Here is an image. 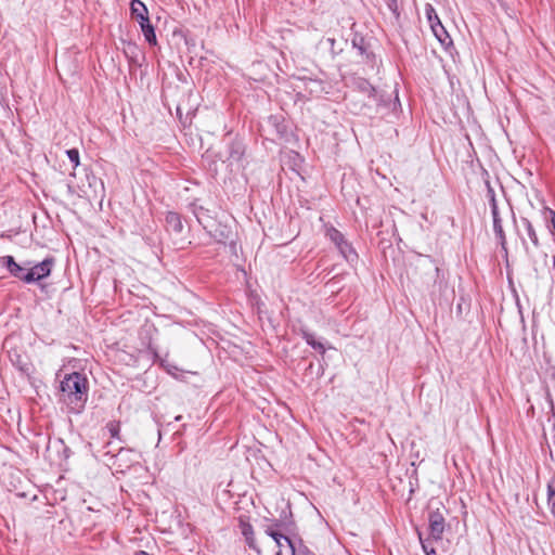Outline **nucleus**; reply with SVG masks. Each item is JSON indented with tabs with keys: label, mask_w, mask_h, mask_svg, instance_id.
<instances>
[{
	"label": "nucleus",
	"mask_w": 555,
	"mask_h": 555,
	"mask_svg": "<svg viewBox=\"0 0 555 555\" xmlns=\"http://www.w3.org/2000/svg\"><path fill=\"white\" fill-rule=\"evenodd\" d=\"M411 282L420 291L427 293L433 300L440 297L448 286L444 272L430 256L426 255L417 256Z\"/></svg>",
	"instance_id": "obj_1"
},
{
	"label": "nucleus",
	"mask_w": 555,
	"mask_h": 555,
	"mask_svg": "<svg viewBox=\"0 0 555 555\" xmlns=\"http://www.w3.org/2000/svg\"><path fill=\"white\" fill-rule=\"evenodd\" d=\"M89 395V380L79 372L66 374L60 384L59 400L64 403L69 412L80 413Z\"/></svg>",
	"instance_id": "obj_2"
},
{
	"label": "nucleus",
	"mask_w": 555,
	"mask_h": 555,
	"mask_svg": "<svg viewBox=\"0 0 555 555\" xmlns=\"http://www.w3.org/2000/svg\"><path fill=\"white\" fill-rule=\"evenodd\" d=\"M281 528L282 525L279 522L264 528V533L272 538L276 544L278 551L275 555H295V546L292 540L282 532Z\"/></svg>",
	"instance_id": "obj_3"
},
{
	"label": "nucleus",
	"mask_w": 555,
	"mask_h": 555,
	"mask_svg": "<svg viewBox=\"0 0 555 555\" xmlns=\"http://www.w3.org/2000/svg\"><path fill=\"white\" fill-rule=\"evenodd\" d=\"M487 197L489 199L492 219H493V231L495 234V237L498 238L500 245L504 250H506V236L505 232L502 227V220L499 215V208L495 199V192L493 188L490 185L489 182H487Z\"/></svg>",
	"instance_id": "obj_4"
},
{
	"label": "nucleus",
	"mask_w": 555,
	"mask_h": 555,
	"mask_svg": "<svg viewBox=\"0 0 555 555\" xmlns=\"http://www.w3.org/2000/svg\"><path fill=\"white\" fill-rule=\"evenodd\" d=\"M54 259L52 257L46 258L43 261L33 266L23 276V282L34 283L48 278L51 274Z\"/></svg>",
	"instance_id": "obj_5"
},
{
	"label": "nucleus",
	"mask_w": 555,
	"mask_h": 555,
	"mask_svg": "<svg viewBox=\"0 0 555 555\" xmlns=\"http://www.w3.org/2000/svg\"><path fill=\"white\" fill-rule=\"evenodd\" d=\"M428 524L431 538L436 541L441 540L446 525L443 514L439 509L431 511L428 515Z\"/></svg>",
	"instance_id": "obj_6"
},
{
	"label": "nucleus",
	"mask_w": 555,
	"mask_h": 555,
	"mask_svg": "<svg viewBox=\"0 0 555 555\" xmlns=\"http://www.w3.org/2000/svg\"><path fill=\"white\" fill-rule=\"evenodd\" d=\"M354 85L357 90L366 95L371 103L379 105L383 102L375 87H373L366 79L358 78Z\"/></svg>",
	"instance_id": "obj_7"
},
{
	"label": "nucleus",
	"mask_w": 555,
	"mask_h": 555,
	"mask_svg": "<svg viewBox=\"0 0 555 555\" xmlns=\"http://www.w3.org/2000/svg\"><path fill=\"white\" fill-rule=\"evenodd\" d=\"M137 22L139 23L141 31H142L145 40L149 42V44L156 46L157 38H156L154 26L151 24L150 18L146 17V18H144V21L140 20Z\"/></svg>",
	"instance_id": "obj_8"
},
{
	"label": "nucleus",
	"mask_w": 555,
	"mask_h": 555,
	"mask_svg": "<svg viewBox=\"0 0 555 555\" xmlns=\"http://www.w3.org/2000/svg\"><path fill=\"white\" fill-rule=\"evenodd\" d=\"M166 228L169 232L181 233L183 230V223L181 221L180 215L173 211H169L165 218Z\"/></svg>",
	"instance_id": "obj_9"
},
{
	"label": "nucleus",
	"mask_w": 555,
	"mask_h": 555,
	"mask_svg": "<svg viewBox=\"0 0 555 555\" xmlns=\"http://www.w3.org/2000/svg\"><path fill=\"white\" fill-rule=\"evenodd\" d=\"M130 14L135 21H144V18L149 17L147 8L141 0L130 1Z\"/></svg>",
	"instance_id": "obj_10"
},
{
	"label": "nucleus",
	"mask_w": 555,
	"mask_h": 555,
	"mask_svg": "<svg viewBox=\"0 0 555 555\" xmlns=\"http://www.w3.org/2000/svg\"><path fill=\"white\" fill-rule=\"evenodd\" d=\"M240 529H241L242 534L245 538V541H246L247 545L250 548H253V550H255V551H257L259 553V550H258L257 544H256L255 535H254L253 526L249 522L241 519L240 520Z\"/></svg>",
	"instance_id": "obj_11"
},
{
	"label": "nucleus",
	"mask_w": 555,
	"mask_h": 555,
	"mask_svg": "<svg viewBox=\"0 0 555 555\" xmlns=\"http://www.w3.org/2000/svg\"><path fill=\"white\" fill-rule=\"evenodd\" d=\"M3 263L12 276L23 281V276L26 273L25 268L16 263L12 256L3 257Z\"/></svg>",
	"instance_id": "obj_12"
},
{
	"label": "nucleus",
	"mask_w": 555,
	"mask_h": 555,
	"mask_svg": "<svg viewBox=\"0 0 555 555\" xmlns=\"http://www.w3.org/2000/svg\"><path fill=\"white\" fill-rule=\"evenodd\" d=\"M430 28L435 37L442 46H449L452 43V39L448 31L446 30V28L443 27L441 21L439 22V24L436 23L434 25H430Z\"/></svg>",
	"instance_id": "obj_13"
},
{
	"label": "nucleus",
	"mask_w": 555,
	"mask_h": 555,
	"mask_svg": "<svg viewBox=\"0 0 555 555\" xmlns=\"http://www.w3.org/2000/svg\"><path fill=\"white\" fill-rule=\"evenodd\" d=\"M520 222L524 227V230H525V233L527 235V237L530 240V242L532 243V245L538 248L540 246V242H539V237H538V234L535 232V229L534 227L532 225L531 221L528 219V218H520Z\"/></svg>",
	"instance_id": "obj_14"
},
{
	"label": "nucleus",
	"mask_w": 555,
	"mask_h": 555,
	"mask_svg": "<svg viewBox=\"0 0 555 555\" xmlns=\"http://www.w3.org/2000/svg\"><path fill=\"white\" fill-rule=\"evenodd\" d=\"M245 153V147L242 142H232L229 146V159L231 162H241Z\"/></svg>",
	"instance_id": "obj_15"
},
{
	"label": "nucleus",
	"mask_w": 555,
	"mask_h": 555,
	"mask_svg": "<svg viewBox=\"0 0 555 555\" xmlns=\"http://www.w3.org/2000/svg\"><path fill=\"white\" fill-rule=\"evenodd\" d=\"M337 249L348 262H354L358 260V254L356 253L352 245L347 241L339 245Z\"/></svg>",
	"instance_id": "obj_16"
},
{
	"label": "nucleus",
	"mask_w": 555,
	"mask_h": 555,
	"mask_svg": "<svg viewBox=\"0 0 555 555\" xmlns=\"http://www.w3.org/2000/svg\"><path fill=\"white\" fill-rule=\"evenodd\" d=\"M301 335H302V338L306 340V343L309 346H311L314 350H317L318 352H320L322 354L325 352V346L323 345V343L317 340L314 334H312L308 331H302Z\"/></svg>",
	"instance_id": "obj_17"
},
{
	"label": "nucleus",
	"mask_w": 555,
	"mask_h": 555,
	"mask_svg": "<svg viewBox=\"0 0 555 555\" xmlns=\"http://www.w3.org/2000/svg\"><path fill=\"white\" fill-rule=\"evenodd\" d=\"M208 210L204 208L203 206H196L194 205L193 214L196 217L197 221L204 227V229H207L210 227L209 224V216L207 215Z\"/></svg>",
	"instance_id": "obj_18"
},
{
	"label": "nucleus",
	"mask_w": 555,
	"mask_h": 555,
	"mask_svg": "<svg viewBox=\"0 0 555 555\" xmlns=\"http://www.w3.org/2000/svg\"><path fill=\"white\" fill-rule=\"evenodd\" d=\"M326 236L335 244L336 247L346 241L344 234L334 227L326 230Z\"/></svg>",
	"instance_id": "obj_19"
},
{
	"label": "nucleus",
	"mask_w": 555,
	"mask_h": 555,
	"mask_svg": "<svg viewBox=\"0 0 555 555\" xmlns=\"http://www.w3.org/2000/svg\"><path fill=\"white\" fill-rule=\"evenodd\" d=\"M230 233L231 231L227 227H218L215 230L212 237L219 243H224L229 238Z\"/></svg>",
	"instance_id": "obj_20"
},
{
	"label": "nucleus",
	"mask_w": 555,
	"mask_h": 555,
	"mask_svg": "<svg viewBox=\"0 0 555 555\" xmlns=\"http://www.w3.org/2000/svg\"><path fill=\"white\" fill-rule=\"evenodd\" d=\"M425 15L427 17V21H428L429 25H434L436 23L439 24L440 18L438 16L435 8L431 4H429V3H427L425 5Z\"/></svg>",
	"instance_id": "obj_21"
},
{
	"label": "nucleus",
	"mask_w": 555,
	"mask_h": 555,
	"mask_svg": "<svg viewBox=\"0 0 555 555\" xmlns=\"http://www.w3.org/2000/svg\"><path fill=\"white\" fill-rule=\"evenodd\" d=\"M138 46L135 43L129 42L127 47L125 48V54L132 63H138L137 56H138Z\"/></svg>",
	"instance_id": "obj_22"
},
{
	"label": "nucleus",
	"mask_w": 555,
	"mask_h": 555,
	"mask_svg": "<svg viewBox=\"0 0 555 555\" xmlns=\"http://www.w3.org/2000/svg\"><path fill=\"white\" fill-rule=\"evenodd\" d=\"M106 428L111 435L112 438L120 439L119 433H120V423L117 421H112L107 423Z\"/></svg>",
	"instance_id": "obj_23"
},
{
	"label": "nucleus",
	"mask_w": 555,
	"mask_h": 555,
	"mask_svg": "<svg viewBox=\"0 0 555 555\" xmlns=\"http://www.w3.org/2000/svg\"><path fill=\"white\" fill-rule=\"evenodd\" d=\"M66 155L74 168H76L79 165V151L77 149H70L66 151Z\"/></svg>",
	"instance_id": "obj_24"
},
{
	"label": "nucleus",
	"mask_w": 555,
	"mask_h": 555,
	"mask_svg": "<svg viewBox=\"0 0 555 555\" xmlns=\"http://www.w3.org/2000/svg\"><path fill=\"white\" fill-rule=\"evenodd\" d=\"M545 219L547 221L550 220V231L555 235V211L550 208H545Z\"/></svg>",
	"instance_id": "obj_25"
},
{
	"label": "nucleus",
	"mask_w": 555,
	"mask_h": 555,
	"mask_svg": "<svg viewBox=\"0 0 555 555\" xmlns=\"http://www.w3.org/2000/svg\"><path fill=\"white\" fill-rule=\"evenodd\" d=\"M547 500L551 505V511L555 516V489L551 485L547 486Z\"/></svg>",
	"instance_id": "obj_26"
},
{
	"label": "nucleus",
	"mask_w": 555,
	"mask_h": 555,
	"mask_svg": "<svg viewBox=\"0 0 555 555\" xmlns=\"http://www.w3.org/2000/svg\"><path fill=\"white\" fill-rule=\"evenodd\" d=\"M418 538H420V541H421L422 548H423L424 553L426 555L435 554V548L429 546L426 542L423 541L421 533H418Z\"/></svg>",
	"instance_id": "obj_27"
},
{
	"label": "nucleus",
	"mask_w": 555,
	"mask_h": 555,
	"mask_svg": "<svg viewBox=\"0 0 555 555\" xmlns=\"http://www.w3.org/2000/svg\"><path fill=\"white\" fill-rule=\"evenodd\" d=\"M335 42H336V40L334 38H326L325 40H321L320 44L321 46L328 44L331 48H333Z\"/></svg>",
	"instance_id": "obj_28"
},
{
	"label": "nucleus",
	"mask_w": 555,
	"mask_h": 555,
	"mask_svg": "<svg viewBox=\"0 0 555 555\" xmlns=\"http://www.w3.org/2000/svg\"><path fill=\"white\" fill-rule=\"evenodd\" d=\"M285 131H286V128L284 126H282V127L278 126L279 133H284Z\"/></svg>",
	"instance_id": "obj_29"
},
{
	"label": "nucleus",
	"mask_w": 555,
	"mask_h": 555,
	"mask_svg": "<svg viewBox=\"0 0 555 555\" xmlns=\"http://www.w3.org/2000/svg\"><path fill=\"white\" fill-rule=\"evenodd\" d=\"M135 555H153V554H150L145 551H138V552H135Z\"/></svg>",
	"instance_id": "obj_30"
},
{
	"label": "nucleus",
	"mask_w": 555,
	"mask_h": 555,
	"mask_svg": "<svg viewBox=\"0 0 555 555\" xmlns=\"http://www.w3.org/2000/svg\"><path fill=\"white\" fill-rule=\"evenodd\" d=\"M520 238H521V241H522V244H524V245H526V240H525V237L521 235V236H520Z\"/></svg>",
	"instance_id": "obj_31"
},
{
	"label": "nucleus",
	"mask_w": 555,
	"mask_h": 555,
	"mask_svg": "<svg viewBox=\"0 0 555 555\" xmlns=\"http://www.w3.org/2000/svg\"><path fill=\"white\" fill-rule=\"evenodd\" d=\"M181 418H182V416L179 415V416L176 417V421H180Z\"/></svg>",
	"instance_id": "obj_32"
},
{
	"label": "nucleus",
	"mask_w": 555,
	"mask_h": 555,
	"mask_svg": "<svg viewBox=\"0 0 555 555\" xmlns=\"http://www.w3.org/2000/svg\"><path fill=\"white\" fill-rule=\"evenodd\" d=\"M553 266L555 267V256L553 257Z\"/></svg>",
	"instance_id": "obj_33"
}]
</instances>
